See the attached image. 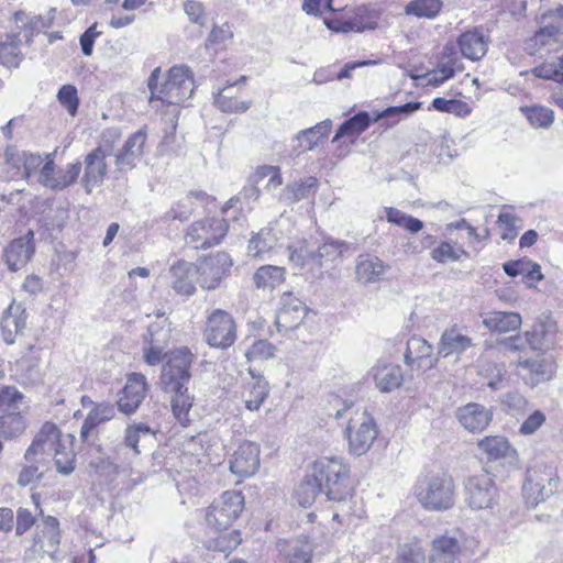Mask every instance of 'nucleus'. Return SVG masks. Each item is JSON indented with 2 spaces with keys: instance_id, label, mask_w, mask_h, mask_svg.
Segmentation results:
<instances>
[{
  "instance_id": "obj_34",
  "label": "nucleus",
  "mask_w": 563,
  "mask_h": 563,
  "mask_svg": "<svg viewBox=\"0 0 563 563\" xmlns=\"http://www.w3.org/2000/svg\"><path fill=\"white\" fill-rule=\"evenodd\" d=\"M477 446L488 462H495L508 456H517L509 440L504 435H486L478 440Z\"/></svg>"
},
{
  "instance_id": "obj_23",
  "label": "nucleus",
  "mask_w": 563,
  "mask_h": 563,
  "mask_svg": "<svg viewBox=\"0 0 563 563\" xmlns=\"http://www.w3.org/2000/svg\"><path fill=\"white\" fill-rule=\"evenodd\" d=\"M405 361L410 371L424 373L437 366L432 345L423 338L413 335L407 342Z\"/></svg>"
},
{
  "instance_id": "obj_5",
  "label": "nucleus",
  "mask_w": 563,
  "mask_h": 563,
  "mask_svg": "<svg viewBox=\"0 0 563 563\" xmlns=\"http://www.w3.org/2000/svg\"><path fill=\"white\" fill-rule=\"evenodd\" d=\"M413 495L424 510L445 511L454 506L455 483L446 471H429L417 478Z\"/></svg>"
},
{
  "instance_id": "obj_59",
  "label": "nucleus",
  "mask_w": 563,
  "mask_h": 563,
  "mask_svg": "<svg viewBox=\"0 0 563 563\" xmlns=\"http://www.w3.org/2000/svg\"><path fill=\"white\" fill-rule=\"evenodd\" d=\"M42 517V537L46 539L48 543L54 547L60 542V529L59 521L53 516H41Z\"/></svg>"
},
{
  "instance_id": "obj_40",
  "label": "nucleus",
  "mask_w": 563,
  "mask_h": 563,
  "mask_svg": "<svg viewBox=\"0 0 563 563\" xmlns=\"http://www.w3.org/2000/svg\"><path fill=\"white\" fill-rule=\"evenodd\" d=\"M530 73L538 79L563 85V53L544 58Z\"/></svg>"
},
{
  "instance_id": "obj_12",
  "label": "nucleus",
  "mask_w": 563,
  "mask_h": 563,
  "mask_svg": "<svg viewBox=\"0 0 563 563\" xmlns=\"http://www.w3.org/2000/svg\"><path fill=\"white\" fill-rule=\"evenodd\" d=\"M233 260L225 251H218L202 256L195 265L198 283L202 289L214 290L230 276Z\"/></svg>"
},
{
  "instance_id": "obj_38",
  "label": "nucleus",
  "mask_w": 563,
  "mask_h": 563,
  "mask_svg": "<svg viewBox=\"0 0 563 563\" xmlns=\"http://www.w3.org/2000/svg\"><path fill=\"white\" fill-rule=\"evenodd\" d=\"M386 269L384 262L377 256L362 254L356 263V278L362 283H375L380 279Z\"/></svg>"
},
{
  "instance_id": "obj_28",
  "label": "nucleus",
  "mask_w": 563,
  "mask_h": 563,
  "mask_svg": "<svg viewBox=\"0 0 563 563\" xmlns=\"http://www.w3.org/2000/svg\"><path fill=\"white\" fill-rule=\"evenodd\" d=\"M517 366L527 369V374L522 376V379L530 387H536L541 383L553 379L558 368L556 362L552 356L519 361Z\"/></svg>"
},
{
  "instance_id": "obj_24",
  "label": "nucleus",
  "mask_w": 563,
  "mask_h": 563,
  "mask_svg": "<svg viewBox=\"0 0 563 563\" xmlns=\"http://www.w3.org/2000/svg\"><path fill=\"white\" fill-rule=\"evenodd\" d=\"M35 252L34 233L29 231L24 236L12 240L3 250V258L11 272L23 268Z\"/></svg>"
},
{
  "instance_id": "obj_44",
  "label": "nucleus",
  "mask_w": 563,
  "mask_h": 563,
  "mask_svg": "<svg viewBox=\"0 0 563 563\" xmlns=\"http://www.w3.org/2000/svg\"><path fill=\"white\" fill-rule=\"evenodd\" d=\"M442 10V0H411L405 5V13L418 19L433 20Z\"/></svg>"
},
{
  "instance_id": "obj_6",
  "label": "nucleus",
  "mask_w": 563,
  "mask_h": 563,
  "mask_svg": "<svg viewBox=\"0 0 563 563\" xmlns=\"http://www.w3.org/2000/svg\"><path fill=\"white\" fill-rule=\"evenodd\" d=\"M421 108V102H407L402 106L388 107L383 111L375 112L373 117L366 111H361L352 118L344 121L335 132L333 142H341L345 145L354 144L360 135L366 131L369 125L382 119H389V126L397 124L402 115L412 113Z\"/></svg>"
},
{
  "instance_id": "obj_30",
  "label": "nucleus",
  "mask_w": 563,
  "mask_h": 563,
  "mask_svg": "<svg viewBox=\"0 0 563 563\" xmlns=\"http://www.w3.org/2000/svg\"><path fill=\"white\" fill-rule=\"evenodd\" d=\"M26 318V312L20 303L13 301L9 305L0 322L1 334L5 343L12 344L14 342L16 334L25 328Z\"/></svg>"
},
{
  "instance_id": "obj_52",
  "label": "nucleus",
  "mask_w": 563,
  "mask_h": 563,
  "mask_svg": "<svg viewBox=\"0 0 563 563\" xmlns=\"http://www.w3.org/2000/svg\"><path fill=\"white\" fill-rule=\"evenodd\" d=\"M58 102L67 110L69 115L75 117L79 107V97L77 88L67 84L59 88L57 92Z\"/></svg>"
},
{
  "instance_id": "obj_17",
  "label": "nucleus",
  "mask_w": 563,
  "mask_h": 563,
  "mask_svg": "<svg viewBox=\"0 0 563 563\" xmlns=\"http://www.w3.org/2000/svg\"><path fill=\"white\" fill-rule=\"evenodd\" d=\"M147 391L148 383L143 374H128L117 400L118 409L125 415L134 413L145 399Z\"/></svg>"
},
{
  "instance_id": "obj_1",
  "label": "nucleus",
  "mask_w": 563,
  "mask_h": 563,
  "mask_svg": "<svg viewBox=\"0 0 563 563\" xmlns=\"http://www.w3.org/2000/svg\"><path fill=\"white\" fill-rule=\"evenodd\" d=\"M355 481L349 463L339 456H319L312 461L296 493L300 506H310L319 494L343 501L354 495Z\"/></svg>"
},
{
  "instance_id": "obj_15",
  "label": "nucleus",
  "mask_w": 563,
  "mask_h": 563,
  "mask_svg": "<svg viewBox=\"0 0 563 563\" xmlns=\"http://www.w3.org/2000/svg\"><path fill=\"white\" fill-rule=\"evenodd\" d=\"M423 249H429L430 258L440 265L456 263L471 257L470 252L456 240L438 241L432 234H426L422 238Z\"/></svg>"
},
{
  "instance_id": "obj_48",
  "label": "nucleus",
  "mask_w": 563,
  "mask_h": 563,
  "mask_svg": "<svg viewBox=\"0 0 563 563\" xmlns=\"http://www.w3.org/2000/svg\"><path fill=\"white\" fill-rule=\"evenodd\" d=\"M520 111L534 128H549L554 121L553 110L544 106H525Z\"/></svg>"
},
{
  "instance_id": "obj_3",
  "label": "nucleus",
  "mask_w": 563,
  "mask_h": 563,
  "mask_svg": "<svg viewBox=\"0 0 563 563\" xmlns=\"http://www.w3.org/2000/svg\"><path fill=\"white\" fill-rule=\"evenodd\" d=\"M161 67H156L147 79L150 90L148 102L157 112L163 113L172 109L174 118L177 120L180 114V108L194 95V74L189 67L184 65L170 67L163 80H161Z\"/></svg>"
},
{
  "instance_id": "obj_63",
  "label": "nucleus",
  "mask_w": 563,
  "mask_h": 563,
  "mask_svg": "<svg viewBox=\"0 0 563 563\" xmlns=\"http://www.w3.org/2000/svg\"><path fill=\"white\" fill-rule=\"evenodd\" d=\"M544 422L545 415L540 410H536L523 420L519 428V433L523 435L533 434Z\"/></svg>"
},
{
  "instance_id": "obj_7",
  "label": "nucleus",
  "mask_w": 563,
  "mask_h": 563,
  "mask_svg": "<svg viewBox=\"0 0 563 563\" xmlns=\"http://www.w3.org/2000/svg\"><path fill=\"white\" fill-rule=\"evenodd\" d=\"M230 223L224 217H205L192 221L184 230V243L196 251H207L222 244Z\"/></svg>"
},
{
  "instance_id": "obj_31",
  "label": "nucleus",
  "mask_w": 563,
  "mask_h": 563,
  "mask_svg": "<svg viewBox=\"0 0 563 563\" xmlns=\"http://www.w3.org/2000/svg\"><path fill=\"white\" fill-rule=\"evenodd\" d=\"M562 33L563 26L561 24L549 23L541 26L526 41L529 54L534 55L555 45L562 46L560 41Z\"/></svg>"
},
{
  "instance_id": "obj_14",
  "label": "nucleus",
  "mask_w": 563,
  "mask_h": 563,
  "mask_svg": "<svg viewBox=\"0 0 563 563\" xmlns=\"http://www.w3.org/2000/svg\"><path fill=\"white\" fill-rule=\"evenodd\" d=\"M81 169L80 162L58 167L54 162L53 154H48L41 168L38 181L52 190H64L78 180Z\"/></svg>"
},
{
  "instance_id": "obj_20",
  "label": "nucleus",
  "mask_w": 563,
  "mask_h": 563,
  "mask_svg": "<svg viewBox=\"0 0 563 563\" xmlns=\"http://www.w3.org/2000/svg\"><path fill=\"white\" fill-rule=\"evenodd\" d=\"M302 9L308 14L320 15L323 18L325 25L335 32H343L341 27L333 23L352 20V8L346 4L342 5L338 0H305Z\"/></svg>"
},
{
  "instance_id": "obj_64",
  "label": "nucleus",
  "mask_w": 563,
  "mask_h": 563,
  "mask_svg": "<svg viewBox=\"0 0 563 563\" xmlns=\"http://www.w3.org/2000/svg\"><path fill=\"white\" fill-rule=\"evenodd\" d=\"M97 26L98 23H93L80 35L81 51L86 56L92 55L95 42L102 34V32L97 30Z\"/></svg>"
},
{
  "instance_id": "obj_43",
  "label": "nucleus",
  "mask_w": 563,
  "mask_h": 563,
  "mask_svg": "<svg viewBox=\"0 0 563 563\" xmlns=\"http://www.w3.org/2000/svg\"><path fill=\"white\" fill-rule=\"evenodd\" d=\"M114 417V408L109 402L97 404L87 415L80 431L82 440H86L89 432L100 423L111 420Z\"/></svg>"
},
{
  "instance_id": "obj_25",
  "label": "nucleus",
  "mask_w": 563,
  "mask_h": 563,
  "mask_svg": "<svg viewBox=\"0 0 563 563\" xmlns=\"http://www.w3.org/2000/svg\"><path fill=\"white\" fill-rule=\"evenodd\" d=\"M461 55L470 60L482 59L487 51L489 37L483 31V27L475 26L462 32L456 40Z\"/></svg>"
},
{
  "instance_id": "obj_29",
  "label": "nucleus",
  "mask_w": 563,
  "mask_h": 563,
  "mask_svg": "<svg viewBox=\"0 0 563 563\" xmlns=\"http://www.w3.org/2000/svg\"><path fill=\"white\" fill-rule=\"evenodd\" d=\"M457 419L470 432L479 433L489 426L493 413L483 405L470 402L459 409Z\"/></svg>"
},
{
  "instance_id": "obj_35",
  "label": "nucleus",
  "mask_w": 563,
  "mask_h": 563,
  "mask_svg": "<svg viewBox=\"0 0 563 563\" xmlns=\"http://www.w3.org/2000/svg\"><path fill=\"white\" fill-rule=\"evenodd\" d=\"M286 280V268L275 265L260 266L254 275L253 283L262 291L273 292Z\"/></svg>"
},
{
  "instance_id": "obj_53",
  "label": "nucleus",
  "mask_w": 563,
  "mask_h": 563,
  "mask_svg": "<svg viewBox=\"0 0 563 563\" xmlns=\"http://www.w3.org/2000/svg\"><path fill=\"white\" fill-rule=\"evenodd\" d=\"M276 347L267 340L255 341L246 351L249 362L266 361L275 356Z\"/></svg>"
},
{
  "instance_id": "obj_2",
  "label": "nucleus",
  "mask_w": 563,
  "mask_h": 563,
  "mask_svg": "<svg viewBox=\"0 0 563 563\" xmlns=\"http://www.w3.org/2000/svg\"><path fill=\"white\" fill-rule=\"evenodd\" d=\"M195 360L196 355L188 346L172 349L165 353L159 376L162 390L170 395L172 412L183 427H188L191 422L189 412L195 398L187 385L191 378L190 369Z\"/></svg>"
},
{
  "instance_id": "obj_26",
  "label": "nucleus",
  "mask_w": 563,
  "mask_h": 563,
  "mask_svg": "<svg viewBox=\"0 0 563 563\" xmlns=\"http://www.w3.org/2000/svg\"><path fill=\"white\" fill-rule=\"evenodd\" d=\"M463 547L459 539L442 533L430 543L429 563H461Z\"/></svg>"
},
{
  "instance_id": "obj_18",
  "label": "nucleus",
  "mask_w": 563,
  "mask_h": 563,
  "mask_svg": "<svg viewBox=\"0 0 563 563\" xmlns=\"http://www.w3.org/2000/svg\"><path fill=\"white\" fill-rule=\"evenodd\" d=\"M196 202L207 206L216 202V198L202 190H191L175 201L159 221L166 225H170L174 221L181 223L188 221L195 213Z\"/></svg>"
},
{
  "instance_id": "obj_57",
  "label": "nucleus",
  "mask_w": 563,
  "mask_h": 563,
  "mask_svg": "<svg viewBox=\"0 0 563 563\" xmlns=\"http://www.w3.org/2000/svg\"><path fill=\"white\" fill-rule=\"evenodd\" d=\"M330 128L329 125H321L318 124L311 129H308L303 132H301L300 139L301 144L305 143L306 150H312L314 146L322 143L329 134Z\"/></svg>"
},
{
  "instance_id": "obj_58",
  "label": "nucleus",
  "mask_w": 563,
  "mask_h": 563,
  "mask_svg": "<svg viewBox=\"0 0 563 563\" xmlns=\"http://www.w3.org/2000/svg\"><path fill=\"white\" fill-rule=\"evenodd\" d=\"M448 230H460L463 229L466 231L468 244L473 246L475 250H478V246H482L483 242L487 239L488 232L485 235H481L475 227L470 224L465 219H461L456 222L450 223L446 225Z\"/></svg>"
},
{
  "instance_id": "obj_8",
  "label": "nucleus",
  "mask_w": 563,
  "mask_h": 563,
  "mask_svg": "<svg viewBox=\"0 0 563 563\" xmlns=\"http://www.w3.org/2000/svg\"><path fill=\"white\" fill-rule=\"evenodd\" d=\"M244 504L242 492L227 490L222 493L206 510L207 526L216 532L228 530L241 516Z\"/></svg>"
},
{
  "instance_id": "obj_27",
  "label": "nucleus",
  "mask_w": 563,
  "mask_h": 563,
  "mask_svg": "<svg viewBox=\"0 0 563 563\" xmlns=\"http://www.w3.org/2000/svg\"><path fill=\"white\" fill-rule=\"evenodd\" d=\"M147 140L146 126L131 134L115 155V164L119 168H133L143 157Z\"/></svg>"
},
{
  "instance_id": "obj_51",
  "label": "nucleus",
  "mask_w": 563,
  "mask_h": 563,
  "mask_svg": "<svg viewBox=\"0 0 563 563\" xmlns=\"http://www.w3.org/2000/svg\"><path fill=\"white\" fill-rule=\"evenodd\" d=\"M424 551L418 541L401 545L396 556V563H424Z\"/></svg>"
},
{
  "instance_id": "obj_32",
  "label": "nucleus",
  "mask_w": 563,
  "mask_h": 563,
  "mask_svg": "<svg viewBox=\"0 0 563 563\" xmlns=\"http://www.w3.org/2000/svg\"><path fill=\"white\" fill-rule=\"evenodd\" d=\"M172 288L180 296L189 297L196 291L194 275L195 265L184 260H178L170 267Z\"/></svg>"
},
{
  "instance_id": "obj_56",
  "label": "nucleus",
  "mask_w": 563,
  "mask_h": 563,
  "mask_svg": "<svg viewBox=\"0 0 563 563\" xmlns=\"http://www.w3.org/2000/svg\"><path fill=\"white\" fill-rule=\"evenodd\" d=\"M318 187V179L309 176L294 185L287 187L288 192L291 195L292 201H299L308 198L316 191Z\"/></svg>"
},
{
  "instance_id": "obj_13",
  "label": "nucleus",
  "mask_w": 563,
  "mask_h": 563,
  "mask_svg": "<svg viewBox=\"0 0 563 563\" xmlns=\"http://www.w3.org/2000/svg\"><path fill=\"white\" fill-rule=\"evenodd\" d=\"M246 77L242 76L234 82H229L220 88L213 96V106L228 114H241L246 112L252 103L250 91L244 87Z\"/></svg>"
},
{
  "instance_id": "obj_36",
  "label": "nucleus",
  "mask_w": 563,
  "mask_h": 563,
  "mask_svg": "<svg viewBox=\"0 0 563 563\" xmlns=\"http://www.w3.org/2000/svg\"><path fill=\"white\" fill-rule=\"evenodd\" d=\"M484 325L498 334L517 331L522 323L521 316L514 311H492L483 320Z\"/></svg>"
},
{
  "instance_id": "obj_47",
  "label": "nucleus",
  "mask_w": 563,
  "mask_h": 563,
  "mask_svg": "<svg viewBox=\"0 0 563 563\" xmlns=\"http://www.w3.org/2000/svg\"><path fill=\"white\" fill-rule=\"evenodd\" d=\"M386 220L410 233H417L422 230L423 222L412 216L406 214L401 210L394 207L385 208Z\"/></svg>"
},
{
  "instance_id": "obj_42",
  "label": "nucleus",
  "mask_w": 563,
  "mask_h": 563,
  "mask_svg": "<svg viewBox=\"0 0 563 563\" xmlns=\"http://www.w3.org/2000/svg\"><path fill=\"white\" fill-rule=\"evenodd\" d=\"M463 93L461 91H457L451 99L437 97L432 100L429 110L434 109L439 112L450 113L460 118H465L471 114L472 108L466 101L461 99Z\"/></svg>"
},
{
  "instance_id": "obj_9",
  "label": "nucleus",
  "mask_w": 563,
  "mask_h": 563,
  "mask_svg": "<svg viewBox=\"0 0 563 563\" xmlns=\"http://www.w3.org/2000/svg\"><path fill=\"white\" fill-rule=\"evenodd\" d=\"M202 336L210 347H231L238 339V325L233 316L222 309L212 310L206 318Z\"/></svg>"
},
{
  "instance_id": "obj_11",
  "label": "nucleus",
  "mask_w": 563,
  "mask_h": 563,
  "mask_svg": "<svg viewBox=\"0 0 563 563\" xmlns=\"http://www.w3.org/2000/svg\"><path fill=\"white\" fill-rule=\"evenodd\" d=\"M349 450L352 454L366 453L377 438L378 429L374 418L366 409H356L346 427Z\"/></svg>"
},
{
  "instance_id": "obj_22",
  "label": "nucleus",
  "mask_w": 563,
  "mask_h": 563,
  "mask_svg": "<svg viewBox=\"0 0 563 563\" xmlns=\"http://www.w3.org/2000/svg\"><path fill=\"white\" fill-rule=\"evenodd\" d=\"M307 310L306 303L294 292H283L275 321L277 328L285 331L296 329L305 319Z\"/></svg>"
},
{
  "instance_id": "obj_33",
  "label": "nucleus",
  "mask_w": 563,
  "mask_h": 563,
  "mask_svg": "<svg viewBox=\"0 0 563 563\" xmlns=\"http://www.w3.org/2000/svg\"><path fill=\"white\" fill-rule=\"evenodd\" d=\"M352 20L344 22L335 21L333 24L341 27L345 33L374 30L378 24L379 13L366 5H358L352 8Z\"/></svg>"
},
{
  "instance_id": "obj_37",
  "label": "nucleus",
  "mask_w": 563,
  "mask_h": 563,
  "mask_svg": "<svg viewBox=\"0 0 563 563\" xmlns=\"http://www.w3.org/2000/svg\"><path fill=\"white\" fill-rule=\"evenodd\" d=\"M472 346V339L460 333L456 327L445 330L440 339L438 352L446 357L452 354H461Z\"/></svg>"
},
{
  "instance_id": "obj_49",
  "label": "nucleus",
  "mask_w": 563,
  "mask_h": 563,
  "mask_svg": "<svg viewBox=\"0 0 563 563\" xmlns=\"http://www.w3.org/2000/svg\"><path fill=\"white\" fill-rule=\"evenodd\" d=\"M150 433H152V430L146 423L139 422L129 424L124 432L123 444L131 449L135 455H137L140 454V439Z\"/></svg>"
},
{
  "instance_id": "obj_21",
  "label": "nucleus",
  "mask_w": 563,
  "mask_h": 563,
  "mask_svg": "<svg viewBox=\"0 0 563 563\" xmlns=\"http://www.w3.org/2000/svg\"><path fill=\"white\" fill-rule=\"evenodd\" d=\"M466 500L473 509H486L492 507L497 488L494 479L487 473L471 476L466 483Z\"/></svg>"
},
{
  "instance_id": "obj_54",
  "label": "nucleus",
  "mask_w": 563,
  "mask_h": 563,
  "mask_svg": "<svg viewBox=\"0 0 563 563\" xmlns=\"http://www.w3.org/2000/svg\"><path fill=\"white\" fill-rule=\"evenodd\" d=\"M448 57V60L442 64V67L438 70L440 74V81H446L452 78L456 71L463 70V64L460 57L453 51V48H445L442 59Z\"/></svg>"
},
{
  "instance_id": "obj_19",
  "label": "nucleus",
  "mask_w": 563,
  "mask_h": 563,
  "mask_svg": "<svg viewBox=\"0 0 563 563\" xmlns=\"http://www.w3.org/2000/svg\"><path fill=\"white\" fill-rule=\"evenodd\" d=\"M4 159L7 168L13 177L29 180L32 175L41 173L46 157L43 158L40 154L21 152L13 146H8L4 151Z\"/></svg>"
},
{
  "instance_id": "obj_50",
  "label": "nucleus",
  "mask_w": 563,
  "mask_h": 563,
  "mask_svg": "<svg viewBox=\"0 0 563 563\" xmlns=\"http://www.w3.org/2000/svg\"><path fill=\"white\" fill-rule=\"evenodd\" d=\"M4 377V373L0 369V379ZM23 399L22 393H20L13 386H3L0 388V413L5 415L11 410L15 409L18 404Z\"/></svg>"
},
{
  "instance_id": "obj_16",
  "label": "nucleus",
  "mask_w": 563,
  "mask_h": 563,
  "mask_svg": "<svg viewBox=\"0 0 563 563\" xmlns=\"http://www.w3.org/2000/svg\"><path fill=\"white\" fill-rule=\"evenodd\" d=\"M261 449L256 442L243 440L230 456V471L241 477H250L260 468Z\"/></svg>"
},
{
  "instance_id": "obj_41",
  "label": "nucleus",
  "mask_w": 563,
  "mask_h": 563,
  "mask_svg": "<svg viewBox=\"0 0 563 563\" xmlns=\"http://www.w3.org/2000/svg\"><path fill=\"white\" fill-rule=\"evenodd\" d=\"M269 394L268 383L258 376L253 383L244 385L242 399L244 406L250 411H257Z\"/></svg>"
},
{
  "instance_id": "obj_61",
  "label": "nucleus",
  "mask_w": 563,
  "mask_h": 563,
  "mask_svg": "<svg viewBox=\"0 0 563 563\" xmlns=\"http://www.w3.org/2000/svg\"><path fill=\"white\" fill-rule=\"evenodd\" d=\"M184 10L190 22L198 24L199 26H205L207 24V12L201 2L187 0L184 3Z\"/></svg>"
},
{
  "instance_id": "obj_62",
  "label": "nucleus",
  "mask_w": 563,
  "mask_h": 563,
  "mask_svg": "<svg viewBox=\"0 0 563 563\" xmlns=\"http://www.w3.org/2000/svg\"><path fill=\"white\" fill-rule=\"evenodd\" d=\"M268 234L269 232L261 230L260 232L252 235V238L249 241L247 249L253 256L260 257L271 250V246L268 245L266 239V235Z\"/></svg>"
},
{
  "instance_id": "obj_45",
  "label": "nucleus",
  "mask_w": 563,
  "mask_h": 563,
  "mask_svg": "<svg viewBox=\"0 0 563 563\" xmlns=\"http://www.w3.org/2000/svg\"><path fill=\"white\" fill-rule=\"evenodd\" d=\"M19 34H5L0 41V64L8 67H16L21 60Z\"/></svg>"
},
{
  "instance_id": "obj_10",
  "label": "nucleus",
  "mask_w": 563,
  "mask_h": 563,
  "mask_svg": "<svg viewBox=\"0 0 563 563\" xmlns=\"http://www.w3.org/2000/svg\"><path fill=\"white\" fill-rule=\"evenodd\" d=\"M119 135L115 132L110 139H103L85 156L81 185L88 194L104 181L108 174L107 157L111 155Z\"/></svg>"
},
{
  "instance_id": "obj_55",
  "label": "nucleus",
  "mask_w": 563,
  "mask_h": 563,
  "mask_svg": "<svg viewBox=\"0 0 563 563\" xmlns=\"http://www.w3.org/2000/svg\"><path fill=\"white\" fill-rule=\"evenodd\" d=\"M518 218L509 212H503L498 216L497 224L499 228L500 238L504 241L512 242L518 235L517 227Z\"/></svg>"
},
{
  "instance_id": "obj_39",
  "label": "nucleus",
  "mask_w": 563,
  "mask_h": 563,
  "mask_svg": "<svg viewBox=\"0 0 563 563\" xmlns=\"http://www.w3.org/2000/svg\"><path fill=\"white\" fill-rule=\"evenodd\" d=\"M373 377L376 387L383 393L398 388L402 382L400 367L393 364H378L374 366Z\"/></svg>"
},
{
  "instance_id": "obj_60",
  "label": "nucleus",
  "mask_w": 563,
  "mask_h": 563,
  "mask_svg": "<svg viewBox=\"0 0 563 563\" xmlns=\"http://www.w3.org/2000/svg\"><path fill=\"white\" fill-rule=\"evenodd\" d=\"M233 32L231 25L227 22L222 25H213L206 41L207 47L224 44L232 40Z\"/></svg>"
},
{
  "instance_id": "obj_46",
  "label": "nucleus",
  "mask_w": 563,
  "mask_h": 563,
  "mask_svg": "<svg viewBox=\"0 0 563 563\" xmlns=\"http://www.w3.org/2000/svg\"><path fill=\"white\" fill-rule=\"evenodd\" d=\"M289 260L298 266H305L309 263L317 262L321 254H317L306 240H298L288 246Z\"/></svg>"
},
{
  "instance_id": "obj_4",
  "label": "nucleus",
  "mask_w": 563,
  "mask_h": 563,
  "mask_svg": "<svg viewBox=\"0 0 563 563\" xmlns=\"http://www.w3.org/2000/svg\"><path fill=\"white\" fill-rule=\"evenodd\" d=\"M74 444L73 434H63L55 423L47 421L27 448L24 457L32 463H42L45 460L44 455L52 456L57 472L69 475L76 467Z\"/></svg>"
}]
</instances>
